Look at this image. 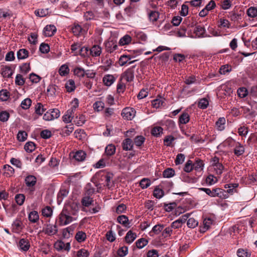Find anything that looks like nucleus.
Here are the masks:
<instances>
[{
  "mask_svg": "<svg viewBox=\"0 0 257 257\" xmlns=\"http://www.w3.org/2000/svg\"><path fill=\"white\" fill-rule=\"evenodd\" d=\"M75 214V211L71 210L70 207H64L59 215L58 222L60 225H66L72 222L73 218L72 216Z\"/></svg>",
  "mask_w": 257,
  "mask_h": 257,
  "instance_id": "nucleus-1",
  "label": "nucleus"
},
{
  "mask_svg": "<svg viewBox=\"0 0 257 257\" xmlns=\"http://www.w3.org/2000/svg\"><path fill=\"white\" fill-rule=\"evenodd\" d=\"M42 232L49 236L54 235L58 232V227L56 224H46L44 225Z\"/></svg>",
  "mask_w": 257,
  "mask_h": 257,
  "instance_id": "nucleus-2",
  "label": "nucleus"
},
{
  "mask_svg": "<svg viewBox=\"0 0 257 257\" xmlns=\"http://www.w3.org/2000/svg\"><path fill=\"white\" fill-rule=\"evenodd\" d=\"M25 182L26 186L29 191L33 192L35 191V186L37 183V178L34 175H28L25 179Z\"/></svg>",
  "mask_w": 257,
  "mask_h": 257,
  "instance_id": "nucleus-3",
  "label": "nucleus"
},
{
  "mask_svg": "<svg viewBox=\"0 0 257 257\" xmlns=\"http://www.w3.org/2000/svg\"><path fill=\"white\" fill-rule=\"evenodd\" d=\"M135 66L128 68L121 75L120 78L125 80L126 82H131L134 78V68Z\"/></svg>",
  "mask_w": 257,
  "mask_h": 257,
  "instance_id": "nucleus-4",
  "label": "nucleus"
},
{
  "mask_svg": "<svg viewBox=\"0 0 257 257\" xmlns=\"http://www.w3.org/2000/svg\"><path fill=\"white\" fill-rule=\"evenodd\" d=\"M122 117L127 120H132L136 115V110L133 108L126 107L121 112Z\"/></svg>",
  "mask_w": 257,
  "mask_h": 257,
  "instance_id": "nucleus-5",
  "label": "nucleus"
},
{
  "mask_svg": "<svg viewBox=\"0 0 257 257\" xmlns=\"http://www.w3.org/2000/svg\"><path fill=\"white\" fill-rule=\"evenodd\" d=\"M212 197H218L222 198H227L228 195L226 191L221 188H217L211 190Z\"/></svg>",
  "mask_w": 257,
  "mask_h": 257,
  "instance_id": "nucleus-6",
  "label": "nucleus"
},
{
  "mask_svg": "<svg viewBox=\"0 0 257 257\" xmlns=\"http://www.w3.org/2000/svg\"><path fill=\"white\" fill-rule=\"evenodd\" d=\"M56 30L54 25H47L43 30V33L46 37H51L54 35Z\"/></svg>",
  "mask_w": 257,
  "mask_h": 257,
  "instance_id": "nucleus-7",
  "label": "nucleus"
},
{
  "mask_svg": "<svg viewBox=\"0 0 257 257\" xmlns=\"http://www.w3.org/2000/svg\"><path fill=\"white\" fill-rule=\"evenodd\" d=\"M18 246L21 251H27L30 248V242L28 239L22 238L19 242Z\"/></svg>",
  "mask_w": 257,
  "mask_h": 257,
  "instance_id": "nucleus-8",
  "label": "nucleus"
},
{
  "mask_svg": "<svg viewBox=\"0 0 257 257\" xmlns=\"http://www.w3.org/2000/svg\"><path fill=\"white\" fill-rule=\"evenodd\" d=\"M116 79L112 75L106 74L103 77L102 81L105 85L110 86L115 82Z\"/></svg>",
  "mask_w": 257,
  "mask_h": 257,
  "instance_id": "nucleus-9",
  "label": "nucleus"
},
{
  "mask_svg": "<svg viewBox=\"0 0 257 257\" xmlns=\"http://www.w3.org/2000/svg\"><path fill=\"white\" fill-rule=\"evenodd\" d=\"M102 53V48L98 45H94L90 49L89 54L93 57H98Z\"/></svg>",
  "mask_w": 257,
  "mask_h": 257,
  "instance_id": "nucleus-10",
  "label": "nucleus"
},
{
  "mask_svg": "<svg viewBox=\"0 0 257 257\" xmlns=\"http://www.w3.org/2000/svg\"><path fill=\"white\" fill-rule=\"evenodd\" d=\"M132 35L141 42H146L147 40V35L144 32L140 31H132Z\"/></svg>",
  "mask_w": 257,
  "mask_h": 257,
  "instance_id": "nucleus-11",
  "label": "nucleus"
},
{
  "mask_svg": "<svg viewBox=\"0 0 257 257\" xmlns=\"http://www.w3.org/2000/svg\"><path fill=\"white\" fill-rule=\"evenodd\" d=\"M24 225L20 219H16L12 224V229L14 232L19 233L23 228Z\"/></svg>",
  "mask_w": 257,
  "mask_h": 257,
  "instance_id": "nucleus-12",
  "label": "nucleus"
},
{
  "mask_svg": "<svg viewBox=\"0 0 257 257\" xmlns=\"http://www.w3.org/2000/svg\"><path fill=\"white\" fill-rule=\"evenodd\" d=\"M86 154L83 151L79 150L75 153L73 158L78 162L83 161L86 158Z\"/></svg>",
  "mask_w": 257,
  "mask_h": 257,
  "instance_id": "nucleus-13",
  "label": "nucleus"
},
{
  "mask_svg": "<svg viewBox=\"0 0 257 257\" xmlns=\"http://www.w3.org/2000/svg\"><path fill=\"white\" fill-rule=\"evenodd\" d=\"M238 186L237 183H232L226 184L224 186L225 189H227L226 193L228 194H233L234 193L236 192V188Z\"/></svg>",
  "mask_w": 257,
  "mask_h": 257,
  "instance_id": "nucleus-14",
  "label": "nucleus"
},
{
  "mask_svg": "<svg viewBox=\"0 0 257 257\" xmlns=\"http://www.w3.org/2000/svg\"><path fill=\"white\" fill-rule=\"evenodd\" d=\"M109 165L108 159L107 158H102L100 159L95 165L94 167L95 168H102Z\"/></svg>",
  "mask_w": 257,
  "mask_h": 257,
  "instance_id": "nucleus-15",
  "label": "nucleus"
},
{
  "mask_svg": "<svg viewBox=\"0 0 257 257\" xmlns=\"http://www.w3.org/2000/svg\"><path fill=\"white\" fill-rule=\"evenodd\" d=\"M136 237V233L133 232L131 230H130L127 232L125 235V240L126 243L130 244L135 240Z\"/></svg>",
  "mask_w": 257,
  "mask_h": 257,
  "instance_id": "nucleus-16",
  "label": "nucleus"
},
{
  "mask_svg": "<svg viewBox=\"0 0 257 257\" xmlns=\"http://www.w3.org/2000/svg\"><path fill=\"white\" fill-rule=\"evenodd\" d=\"M3 169L4 170V174L6 177H10L14 174V169L9 165H5L3 166Z\"/></svg>",
  "mask_w": 257,
  "mask_h": 257,
  "instance_id": "nucleus-17",
  "label": "nucleus"
},
{
  "mask_svg": "<svg viewBox=\"0 0 257 257\" xmlns=\"http://www.w3.org/2000/svg\"><path fill=\"white\" fill-rule=\"evenodd\" d=\"M65 88L66 89V90L68 92H71L76 88L75 82L72 79H69L68 80L65 84Z\"/></svg>",
  "mask_w": 257,
  "mask_h": 257,
  "instance_id": "nucleus-18",
  "label": "nucleus"
},
{
  "mask_svg": "<svg viewBox=\"0 0 257 257\" xmlns=\"http://www.w3.org/2000/svg\"><path fill=\"white\" fill-rule=\"evenodd\" d=\"M244 152V148L240 143H236L234 149V153L237 156L242 155Z\"/></svg>",
  "mask_w": 257,
  "mask_h": 257,
  "instance_id": "nucleus-19",
  "label": "nucleus"
},
{
  "mask_svg": "<svg viewBox=\"0 0 257 257\" xmlns=\"http://www.w3.org/2000/svg\"><path fill=\"white\" fill-rule=\"evenodd\" d=\"M133 143L131 139H126L122 142V148L125 151L131 150L132 149Z\"/></svg>",
  "mask_w": 257,
  "mask_h": 257,
  "instance_id": "nucleus-20",
  "label": "nucleus"
},
{
  "mask_svg": "<svg viewBox=\"0 0 257 257\" xmlns=\"http://www.w3.org/2000/svg\"><path fill=\"white\" fill-rule=\"evenodd\" d=\"M205 32L206 30L204 27L199 25L196 26L194 30V33L199 38L205 37L204 35Z\"/></svg>",
  "mask_w": 257,
  "mask_h": 257,
  "instance_id": "nucleus-21",
  "label": "nucleus"
},
{
  "mask_svg": "<svg viewBox=\"0 0 257 257\" xmlns=\"http://www.w3.org/2000/svg\"><path fill=\"white\" fill-rule=\"evenodd\" d=\"M226 120L224 117H220L216 122L215 124L218 131H222L225 128Z\"/></svg>",
  "mask_w": 257,
  "mask_h": 257,
  "instance_id": "nucleus-22",
  "label": "nucleus"
},
{
  "mask_svg": "<svg viewBox=\"0 0 257 257\" xmlns=\"http://www.w3.org/2000/svg\"><path fill=\"white\" fill-rule=\"evenodd\" d=\"M74 104L71 107V108L67 110V111L66 112V113L69 116H71V117L73 118V114L74 113V111L75 110L76 108L78 106V99H75L74 100Z\"/></svg>",
  "mask_w": 257,
  "mask_h": 257,
  "instance_id": "nucleus-23",
  "label": "nucleus"
},
{
  "mask_svg": "<svg viewBox=\"0 0 257 257\" xmlns=\"http://www.w3.org/2000/svg\"><path fill=\"white\" fill-rule=\"evenodd\" d=\"M13 71L11 67L6 66L2 68V74L4 77L10 78L12 76Z\"/></svg>",
  "mask_w": 257,
  "mask_h": 257,
  "instance_id": "nucleus-24",
  "label": "nucleus"
},
{
  "mask_svg": "<svg viewBox=\"0 0 257 257\" xmlns=\"http://www.w3.org/2000/svg\"><path fill=\"white\" fill-rule=\"evenodd\" d=\"M29 219L32 223L37 222L39 219L38 212L36 211H32L29 214Z\"/></svg>",
  "mask_w": 257,
  "mask_h": 257,
  "instance_id": "nucleus-25",
  "label": "nucleus"
},
{
  "mask_svg": "<svg viewBox=\"0 0 257 257\" xmlns=\"http://www.w3.org/2000/svg\"><path fill=\"white\" fill-rule=\"evenodd\" d=\"M105 47L107 52L112 53L117 49V45L114 42L110 41L105 43Z\"/></svg>",
  "mask_w": 257,
  "mask_h": 257,
  "instance_id": "nucleus-26",
  "label": "nucleus"
},
{
  "mask_svg": "<svg viewBox=\"0 0 257 257\" xmlns=\"http://www.w3.org/2000/svg\"><path fill=\"white\" fill-rule=\"evenodd\" d=\"M29 56V52L25 49H20L17 52L18 59H25Z\"/></svg>",
  "mask_w": 257,
  "mask_h": 257,
  "instance_id": "nucleus-27",
  "label": "nucleus"
},
{
  "mask_svg": "<svg viewBox=\"0 0 257 257\" xmlns=\"http://www.w3.org/2000/svg\"><path fill=\"white\" fill-rule=\"evenodd\" d=\"M115 152V147L112 144H109L105 147V154L106 156H112Z\"/></svg>",
  "mask_w": 257,
  "mask_h": 257,
  "instance_id": "nucleus-28",
  "label": "nucleus"
},
{
  "mask_svg": "<svg viewBox=\"0 0 257 257\" xmlns=\"http://www.w3.org/2000/svg\"><path fill=\"white\" fill-rule=\"evenodd\" d=\"M190 117L187 112H183L179 117V122L181 124H186L189 121Z\"/></svg>",
  "mask_w": 257,
  "mask_h": 257,
  "instance_id": "nucleus-29",
  "label": "nucleus"
},
{
  "mask_svg": "<svg viewBox=\"0 0 257 257\" xmlns=\"http://www.w3.org/2000/svg\"><path fill=\"white\" fill-rule=\"evenodd\" d=\"M193 169L197 172H201L203 170L204 164L200 160H196V162L193 164Z\"/></svg>",
  "mask_w": 257,
  "mask_h": 257,
  "instance_id": "nucleus-30",
  "label": "nucleus"
},
{
  "mask_svg": "<svg viewBox=\"0 0 257 257\" xmlns=\"http://www.w3.org/2000/svg\"><path fill=\"white\" fill-rule=\"evenodd\" d=\"M117 221L125 226H127L129 224L128 217L124 215H119L117 218Z\"/></svg>",
  "mask_w": 257,
  "mask_h": 257,
  "instance_id": "nucleus-31",
  "label": "nucleus"
},
{
  "mask_svg": "<svg viewBox=\"0 0 257 257\" xmlns=\"http://www.w3.org/2000/svg\"><path fill=\"white\" fill-rule=\"evenodd\" d=\"M75 237L78 242H81L85 240L86 235L85 232L82 231H79L76 233Z\"/></svg>",
  "mask_w": 257,
  "mask_h": 257,
  "instance_id": "nucleus-32",
  "label": "nucleus"
},
{
  "mask_svg": "<svg viewBox=\"0 0 257 257\" xmlns=\"http://www.w3.org/2000/svg\"><path fill=\"white\" fill-rule=\"evenodd\" d=\"M59 74L62 76H64L69 73V68L67 65L63 64L59 68Z\"/></svg>",
  "mask_w": 257,
  "mask_h": 257,
  "instance_id": "nucleus-33",
  "label": "nucleus"
},
{
  "mask_svg": "<svg viewBox=\"0 0 257 257\" xmlns=\"http://www.w3.org/2000/svg\"><path fill=\"white\" fill-rule=\"evenodd\" d=\"M74 74L79 78L83 77L85 75V70L81 67H76L74 69Z\"/></svg>",
  "mask_w": 257,
  "mask_h": 257,
  "instance_id": "nucleus-34",
  "label": "nucleus"
},
{
  "mask_svg": "<svg viewBox=\"0 0 257 257\" xmlns=\"http://www.w3.org/2000/svg\"><path fill=\"white\" fill-rule=\"evenodd\" d=\"M93 109L97 112L101 111L104 108V103L101 101H96L93 105Z\"/></svg>",
  "mask_w": 257,
  "mask_h": 257,
  "instance_id": "nucleus-35",
  "label": "nucleus"
},
{
  "mask_svg": "<svg viewBox=\"0 0 257 257\" xmlns=\"http://www.w3.org/2000/svg\"><path fill=\"white\" fill-rule=\"evenodd\" d=\"M131 40L132 38L131 36L128 35H125L119 40V44L121 46L128 45L131 43Z\"/></svg>",
  "mask_w": 257,
  "mask_h": 257,
  "instance_id": "nucleus-36",
  "label": "nucleus"
},
{
  "mask_svg": "<svg viewBox=\"0 0 257 257\" xmlns=\"http://www.w3.org/2000/svg\"><path fill=\"white\" fill-rule=\"evenodd\" d=\"M73 130L74 126L72 124L67 125L62 129V133L66 136H69Z\"/></svg>",
  "mask_w": 257,
  "mask_h": 257,
  "instance_id": "nucleus-37",
  "label": "nucleus"
},
{
  "mask_svg": "<svg viewBox=\"0 0 257 257\" xmlns=\"http://www.w3.org/2000/svg\"><path fill=\"white\" fill-rule=\"evenodd\" d=\"M218 27L219 28H229L230 27V24L229 22L225 19H220L218 21Z\"/></svg>",
  "mask_w": 257,
  "mask_h": 257,
  "instance_id": "nucleus-38",
  "label": "nucleus"
},
{
  "mask_svg": "<svg viewBox=\"0 0 257 257\" xmlns=\"http://www.w3.org/2000/svg\"><path fill=\"white\" fill-rule=\"evenodd\" d=\"M72 32L74 34V35L76 36H79L82 32V28L81 27L78 25L74 24L73 26L72 27Z\"/></svg>",
  "mask_w": 257,
  "mask_h": 257,
  "instance_id": "nucleus-39",
  "label": "nucleus"
},
{
  "mask_svg": "<svg viewBox=\"0 0 257 257\" xmlns=\"http://www.w3.org/2000/svg\"><path fill=\"white\" fill-rule=\"evenodd\" d=\"M153 194L156 198L160 199L164 195V192L162 189L157 186L154 190Z\"/></svg>",
  "mask_w": 257,
  "mask_h": 257,
  "instance_id": "nucleus-40",
  "label": "nucleus"
},
{
  "mask_svg": "<svg viewBox=\"0 0 257 257\" xmlns=\"http://www.w3.org/2000/svg\"><path fill=\"white\" fill-rule=\"evenodd\" d=\"M131 57L130 55H123L119 59V64L120 66L126 64L130 60Z\"/></svg>",
  "mask_w": 257,
  "mask_h": 257,
  "instance_id": "nucleus-41",
  "label": "nucleus"
},
{
  "mask_svg": "<svg viewBox=\"0 0 257 257\" xmlns=\"http://www.w3.org/2000/svg\"><path fill=\"white\" fill-rule=\"evenodd\" d=\"M10 97V93L6 89H2L0 91V100L7 101Z\"/></svg>",
  "mask_w": 257,
  "mask_h": 257,
  "instance_id": "nucleus-42",
  "label": "nucleus"
},
{
  "mask_svg": "<svg viewBox=\"0 0 257 257\" xmlns=\"http://www.w3.org/2000/svg\"><path fill=\"white\" fill-rule=\"evenodd\" d=\"M35 144L32 142L27 143L24 147V149L26 152L31 153L35 149Z\"/></svg>",
  "mask_w": 257,
  "mask_h": 257,
  "instance_id": "nucleus-43",
  "label": "nucleus"
},
{
  "mask_svg": "<svg viewBox=\"0 0 257 257\" xmlns=\"http://www.w3.org/2000/svg\"><path fill=\"white\" fill-rule=\"evenodd\" d=\"M81 202L83 206L88 207L92 204L93 200L89 196H85L82 198Z\"/></svg>",
  "mask_w": 257,
  "mask_h": 257,
  "instance_id": "nucleus-44",
  "label": "nucleus"
},
{
  "mask_svg": "<svg viewBox=\"0 0 257 257\" xmlns=\"http://www.w3.org/2000/svg\"><path fill=\"white\" fill-rule=\"evenodd\" d=\"M163 129L161 126L154 127L151 131V134L153 136L158 137L160 135L163 134Z\"/></svg>",
  "mask_w": 257,
  "mask_h": 257,
  "instance_id": "nucleus-45",
  "label": "nucleus"
},
{
  "mask_svg": "<svg viewBox=\"0 0 257 257\" xmlns=\"http://www.w3.org/2000/svg\"><path fill=\"white\" fill-rule=\"evenodd\" d=\"M197 81L196 77L195 75H190L186 76L185 78V83L187 85H190L196 83Z\"/></svg>",
  "mask_w": 257,
  "mask_h": 257,
  "instance_id": "nucleus-46",
  "label": "nucleus"
},
{
  "mask_svg": "<svg viewBox=\"0 0 257 257\" xmlns=\"http://www.w3.org/2000/svg\"><path fill=\"white\" fill-rule=\"evenodd\" d=\"M209 105V102L208 100L203 98L199 100L198 104V106L201 109H205Z\"/></svg>",
  "mask_w": 257,
  "mask_h": 257,
  "instance_id": "nucleus-47",
  "label": "nucleus"
},
{
  "mask_svg": "<svg viewBox=\"0 0 257 257\" xmlns=\"http://www.w3.org/2000/svg\"><path fill=\"white\" fill-rule=\"evenodd\" d=\"M32 100L29 98H27L23 100L21 104V106L24 109H28L31 105Z\"/></svg>",
  "mask_w": 257,
  "mask_h": 257,
  "instance_id": "nucleus-48",
  "label": "nucleus"
},
{
  "mask_svg": "<svg viewBox=\"0 0 257 257\" xmlns=\"http://www.w3.org/2000/svg\"><path fill=\"white\" fill-rule=\"evenodd\" d=\"M52 209L49 206H46L44 209H43L42 211V215L46 217H51L52 215Z\"/></svg>",
  "mask_w": 257,
  "mask_h": 257,
  "instance_id": "nucleus-49",
  "label": "nucleus"
},
{
  "mask_svg": "<svg viewBox=\"0 0 257 257\" xmlns=\"http://www.w3.org/2000/svg\"><path fill=\"white\" fill-rule=\"evenodd\" d=\"M15 199L18 205H22L24 202L25 196L23 194H18L15 196Z\"/></svg>",
  "mask_w": 257,
  "mask_h": 257,
  "instance_id": "nucleus-50",
  "label": "nucleus"
},
{
  "mask_svg": "<svg viewBox=\"0 0 257 257\" xmlns=\"http://www.w3.org/2000/svg\"><path fill=\"white\" fill-rule=\"evenodd\" d=\"M175 175V171L172 168H168L165 170L163 173V177L165 178H171Z\"/></svg>",
  "mask_w": 257,
  "mask_h": 257,
  "instance_id": "nucleus-51",
  "label": "nucleus"
},
{
  "mask_svg": "<svg viewBox=\"0 0 257 257\" xmlns=\"http://www.w3.org/2000/svg\"><path fill=\"white\" fill-rule=\"evenodd\" d=\"M246 179V183L247 184H255L256 182H257V177H256V175L254 174H252L249 175Z\"/></svg>",
  "mask_w": 257,
  "mask_h": 257,
  "instance_id": "nucleus-52",
  "label": "nucleus"
},
{
  "mask_svg": "<svg viewBox=\"0 0 257 257\" xmlns=\"http://www.w3.org/2000/svg\"><path fill=\"white\" fill-rule=\"evenodd\" d=\"M151 185V181L149 179L143 178L140 182V186L142 189H146L150 186Z\"/></svg>",
  "mask_w": 257,
  "mask_h": 257,
  "instance_id": "nucleus-53",
  "label": "nucleus"
},
{
  "mask_svg": "<svg viewBox=\"0 0 257 257\" xmlns=\"http://www.w3.org/2000/svg\"><path fill=\"white\" fill-rule=\"evenodd\" d=\"M148 243V241L147 240L145 239V238H141L138 240L136 242V246L139 248H142L145 246H146Z\"/></svg>",
  "mask_w": 257,
  "mask_h": 257,
  "instance_id": "nucleus-54",
  "label": "nucleus"
},
{
  "mask_svg": "<svg viewBox=\"0 0 257 257\" xmlns=\"http://www.w3.org/2000/svg\"><path fill=\"white\" fill-rule=\"evenodd\" d=\"M120 78L117 85V91L119 93L123 92L125 89V84L122 82Z\"/></svg>",
  "mask_w": 257,
  "mask_h": 257,
  "instance_id": "nucleus-55",
  "label": "nucleus"
},
{
  "mask_svg": "<svg viewBox=\"0 0 257 257\" xmlns=\"http://www.w3.org/2000/svg\"><path fill=\"white\" fill-rule=\"evenodd\" d=\"M164 225L161 224H157L155 225L152 230V231L150 232V234L152 232L154 233L155 234H159L163 229Z\"/></svg>",
  "mask_w": 257,
  "mask_h": 257,
  "instance_id": "nucleus-56",
  "label": "nucleus"
},
{
  "mask_svg": "<svg viewBox=\"0 0 257 257\" xmlns=\"http://www.w3.org/2000/svg\"><path fill=\"white\" fill-rule=\"evenodd\" d=\"M85 135L84 131L81 129L77 130L74 133V137L79 140H82L84 137Z\"/></svg>",
  "mask_w": 257,
  "mask_h": 257,
  "instance_id": "nucleus-57",
  "label": "nucleus"
},
{
  "mask_svg": "<svg viewBox=\"0 0 257 257\" xmlns=\"http://www.w3.org/2000/svg\"><path fill=\"white\" fill-rule=\"evenodd\" d=\"M145 138L142 136H137L134 140L135 144L137 146H141L144 143Z\"/></svg>",
  "mask_w": 257,
  "mask_h": 257,
  "instance_id": "nucleus-58",
  "label": "nucleus"
},
{
  "mask_svg": "<svg viewBox=\"0 0 257 257\" xmlns=\"http://www.w3.org/2000/svg\"><path fill=\"white\" fill-rule=\"evenodd\" d=\"M20 68L21 73L25 74L28 73L31 70L30 64L27 63H24L22 66L20 67Z\"/></svg>",
  "mask_w": 257,
  "mask_h": 257,
  "instance_id": "nucleus-59",
  "label": "nucleus"
},
{
  "mask_svg": "<svg viewBox=\"0 0 257 257\" xmlns=\"http://www.w3.org/2000/svg\"><path fill=\"white\" fill-rule=\"evenodd\" d=\"M237 254L238 257H250V253L247 250L239 248L238 249Z\"/></svg>",
  "mask_w": 257,
  "mask_h": 257,
  "instance_id": "nucleus-60",
  "label": "nucleus"
},
{
  "mask_svg": "<svg viewBox=\"0 0 257 257\" xmlns=\"http://www.w3.org/2000/svg\"><path fill=\"white\" fill-rule=\"evenodd\" d=\"M90 49L88 47H83L79 50V55L82 57H88L90 55Z\"/></svg>",
  "mask_w": 257,
  "mask_h": 257,
  "instance_id": "nucleus-61",
  "label": "nucleus"
},
{
  "mask_svg": "<svg viewBox=\"0 0 257 257\" xmlns=\"http://www.w3.org/2000/svg\"><path fill=\"white\" fill-rule=\"evenodd\" d=\"M128 253V247L124 246L120 248L117 251L118 255L120 257L125 256Z\"/></svg>",
  "mask_w": 257,
  "mask_h": 257,
  "instance_id": "nucleus-62",
  "label": "nucleus"
},
{
  "mask_svg": "<svg viewBox=\"0 0 257 257\" xmlns=\"http://www.w3.org/2000/svg\"><path fill=\"white\" fill-rule=\"evenodd\" d=\"M89 255L88 251L84 248L80 249L77 252V257H88Z\"/></svg>",
  "mask_w": 257,
  "mask_h": 257,
  "instance_id": "nucleus-63",
  "label": "nucleus"
},
{
  "mask_svg": "<svg viewBox=\"0 0 257 257\" xmlns=\"http://www.w3.org/2000/svg\"><path fill=\"white\" fill-rule=\"evenodd\" d=\"M247 15L249 17L254 18L257 16V9L250 7L247 10Z\"/></svg>",
  "mask_w": 257,
  "mask_h": 257,
  "instance_id": "nucleus-64",
  "label": "nucleus"
}]
</instances>
